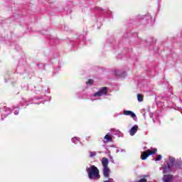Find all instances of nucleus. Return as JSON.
I'll use <instances>...</instances> for the list:
<instances>
[{"mask_svg":"<svg viewBox=\"0 0 182 182\" xmlns=\"http://www.w3.org/2000/svg\"><path fill=\"white\" fill-rule=\"evenodd\" d=\"M59 70H60V66H58L57 68H54L53 75H56V73H58V72H59Z\"/></svg>","mask_w":182,"mask_h":182,"instance_id":"c85d7f7f","label":"nucleus"},{"mask_svg":"<svg viewBox=\"0 0 182 182\" xmlns=\"http://www.w3.org/2000/svg\"><path fill=\"white\" fill-rule=\"evenodd\" d=\"M46 65L43 63H36V67L38 70H45Z\"/></svg>","mask_w":182,"mask_h":182,"instance_id":"412c9836","label":"nucleus"},{"mask_svg":"<svg viewBox=\"0 0 182 182\" xmlns=\"http://www.w3.org/2000/svg\"><path fill=\"white\" fill-rule=\"evenodd\" d=\"M100 153H103V152H102V151H100Z\"/></svg>","mask_w":182,"mask_h":182,"instance_id":"bf43d9fd","label":"nucleus"},{"mask_svg":"<svg viewBox=\"0 0 182 182\" xmlns=\"http://www.w3.org/2000/svg\"><path fill=\"white\" fill-rule=\"evenodd\" d=\"M157 4H158V8H161V0H157Z\"/></svg>","mask_w":182,"mask_h":182,"instance_id":"473e14b6","label":"nucleus"},{"mask_svg":"<svg viewBox=\"0 0 182 182\" xmlns=\"http://www.w3.org/2000/svg\"><path fill=\"white\" fill-rule=\"evenodd\" d=\"M18 46H16V48H18Z\"/></svg>","mask_w":182,"mask_h":182,"instance_id":"6e6d98bb","label":"nucleus"},{"mask_svg":"<svg viewBox=\"0 0 182 182\" xmlns=\"http://www.w3.org/2000/svg\"><path fill=\"white\" fill-rule=\"evenodd\" d=\"M85 42H86V36L83 34H81L75 41H70V43L73 48H76L77 45H85Z\"/></svg>","mask_w":182,"mask_h":182,"instance_id":"6e6552de","label":"nucleus"},{"mask_svg":"<svg viewBox=\"0 0 182 182\" xmlns=\"http://www.w3.org/2000/svg\"><path fill=\"white\" fill-rule=\"evenodd\" d=\"M149 116H150L151 119H153L154 114L153 113H150Z\"/></svg>","mask_w":182,"mask_h":182,"instance_id":"a18cd8bd","label":"nucleus"},{"mask_svg":"<svg viewBox=\"0 0 182 182\" xmlns=\"http://www.w3.org/2000/svg\"><path fill=\"white\" fill-rule=\"evenodd\" d=\"M121 153H126V150L125 149H120Z\"/></svg>","mask_w":182,"mask_h":182,"instance_id":"79ce46f5","label":"nucleus"},{"mask_svg":"<svg viewBox=\"0 0 182 182\" xmlns=\"http://www.w3.org/2000/svg\"><path fill=\"white\" fill-rule=\"evenodd\" d=\"M16 72L20 75H23V73H26V72H31V65L26 63L25 58L19 60Z\"/></svg>","mask_w":182,"mask_h":182,"instance_id":"20e7f679","label":"nucleus"},{"mask_svg":"<svg viewBox=\"0 0 182 182\" xmlns=\"http://www.w3.org/2000/svg\"><path fill=\"white\" fill-rule=\"evenodd\" d=\"M46 39L47 40L48 43L51 45L52 46H55V45H59L60 41L58 39V38L51 36L50 34H48L46 36Z\"/></svg>","mask_w":182,"mask_h":182,"instance_id":"9d476101","label":"nucleus"},{"mask_svg":"<svg viewBox=\"0 0 182 182\" xmlns=\"http://www.w3.org/2000/svg\"><path fill=\"white\" fill-rule=\"evenodd\" d=\"M112 136H117V137H123V134L119 129H111V133Z\"/></svg>","mask_w":182,"mask_h":182,"instance_id":"f3484780","label":"nucleus"},{"mask_svg":"<svg viewBox=\"0 0 182 182\" xmlns=\"http://www.w3.org/2000/svg\"><path fill=\"white\" fill-rule=\"evenodd\" d=\"M144 117L146 118V114H144Z\"/></svg>","mask_w":182,"mask_h":182,"instance_id":"5fc2aeb1","label":"nucleus"},{"mask_svg":"<svg viewBox=\"0 0 182 182\" xmlns=\"http://www.w3.org/2000/svg\"><path fill=\"white\" fill-rule=\"evenodd\" d=\"M14 110H15V109L13 108L11 109L9 107H4L3 108L1 109V120H4V119H5V117H8V116H9V114H11V113L14 112Z\"/></svg>","mask_w":182,"mask_h":182,"instance_id":"1a4fd4ad","label":"nucleus"},{"mask_svg":"<svg viewBox=\"0 0 182 182\" xmlns=\"http://www.w3.org/2000/svg\"><path fill=\"white\" fill-rule=\"evenodd\" d=\"M105 46H109V39L107 40V42L105 43Z\"/></svg>","mask_w":182,"mask_h":182,"instance_id":"a19ab883","label":"nucleus"},{"mask_svg":"<svg viewBox=\"0 0 182 182\" xmlns=\"http://www.w3.org/2000/svg\"><path fill=\"white\" fill-rule=\"evenodd\" d=\"M130 36H132V33H127L124 34V38H130Z\"/></svg>","mask_w":182,"mask_h":182,"instance_id":"7c9ffc66","label":"nucleus"},{"mask_svg":"<svg viewBox=\"0 0 182 182\" xmlns=\"http://www.w3.org/2000/svg\"><path fill=\"white\" fill-rule=\"evenodd\" d=\"M108 156L109 157V160L111 161V163H112L113 164H114V159H113V156H112L111 154L108 155Z\"/></svg>","mask_w":182,"mask_h":182,"instance_id":"2f4dec72","label":"nucleus"},{"mask_svg":"<svg viewBox=\"0 0 182 182\" xmlns=\"http://www.w3.org/2000/svg\"><path fill=\"white\" fill-rule=\"evenodd\" d=\"M94 100H92V102H94Z\"/></svg>","mask_w":182,"mask_h":182,"instance_id":"4d7b16f0","label":"nucleus"},{"mask_svg":"<svg viewBox=\"0 0 182 182\" xmlns=\"http://www.w3.org/2000/svg\"><path fill=\"white\" fill-rule=\"evenodd\" d=\"M146 73L148 76H156V73L154 71H148Z\"/></svg>","mask_w":182,"mask_h":182,"instance_id":"a878e982","label":"nucleus"},{"mask_svg":"<svg viewBox=\"0 0 182 182\" xmlns=\"http://www.w3.org/2000/svg\"><path fill=\"white\" fill-rule=\"evenodd\" d=\"M124 114L125 116H131L134 122H137V116L132 111L124 110Z\"/></svg>","mask_w":182,"mask_h":182,"instance_id":"dca6fc26","label":"nucleus"},{"mask_svg":"<svg viewBox=\"0 0 182 182\" xmlns=\"http://www.w3.org/2000/svg\"><path fill=\"white\" fill-rule=\"evenodd\" d=\"M103 147L105 149V154H108V156H110L111 152L110 150H109V146L103 145Z\"/></svg>","mask_w":182,"mask_h":182,"instance_id":"4be33fe9","label":"nucleus"},{"mask_svg":"<svg viewBox=\"0 0 182 182\" xmlns=\"http://www.w3.org/2000/svg\"><path fill=\"white\" fill-rule=\"evenodd\" d=\"M72 4H73L72 1H69V2L68 3V5H69V6H70V5H72Z\"/></svg>","mask_w":182,"mask_h":182,"instance_id":"de8ad7c7","label":"nucleus"},{"mask_svg":"<svg viewBox=\"0 0 182 182\" xmlns=\"http://www.w3.org/2000/svg\"><path fill=\"white\" fill-rule=\"evenodd\" d=\"M121 56H122V55H117V58H118V59H122V57H121Z\"/></svg>","mask_w":182,"mask_h":182,"instance_id":"09e8293b","label":"nucleus"},{"mask_svg":"<svg viewBox=\"0 0 182 182\" xmlns=\"http://www.w3.org/2000/svg\"><path fill=\"white\" fill-rule=\"evenodd\" d=\"M14 113L16 116H18L19 114V109L15 110Z\"/></svg>","mask_w":182,"mask_h":182,"instance_id":"e433bc0d","label":"nucleus"},{"mask_svg":"<svg viewBox=\"0 0 182 182\" xmlns=\"http://www.w3.org/2000/svg\"><path fill=\"white\" fill-rule=\"evenodd\" d=\"M67 14H72V9H68Z\"/></svg>","mask_w":182,"mask_h":182,"instance_id":"4c0bfd02","label":"nucleus"},{"mask_svg":"<svg viewBox=\"0 0 182 182\" xmlns=\"http://www.w3.org/2000/svg\"><path fill=\"white\" fill-rule=\"evenodd\" d=\"M122 114H123L122 112L116 113V114H114V117H117V116H122Z\"/></svg>","mask_w":182,"mask_h":182,"instance_id":"c9c22d12","label":"nucleus"},{"mask_svg":"<svg viewBox=\"0 0 182 182\" xmlns=\"http://www.w3.org/2000/svg\"><path fill=\"white\" fill-rule=\"evenodd\" d=\"M137 100H138V102H141L143 100V95L138 94L137 95Z\"/></svg>","mask_w":182,"mask_h":182,"instance_id":"393cba45","label":"nucleus"},{"mask_svg":"<svg viewBox=\"0 0 182 182\" xmlns=\"http://www.w3.org/2000/svg\"><path fill=\"white\" fill-rule=\"evenodd\" d=\"M134 35H135L136 36H137V33H134Z\"/></svg>","mask_w":182,"mask_h":182,"instance_id":"603ef678","label":"nucleus"},{"mask_svg":"<svg viewBox=\"0 0 182 182\" xmlns=\"http://www.w3.org/2000/svg\"><path fill=\"white\" fill-rule=\"evenodd\" d=\"M112 134H110V132L108 133V134H106L104 136V139H105V141H104V143H105V141L108 142V141H113V138H112Z\"/></svg>","mask_w":182,"mask_h":182,"instance_id":"6ab92c4d","label":"nucleus"},{"mask_svg":"<svg viewBox=\"0 0 182 182\" xmlns=\"http://www.w3.org/2000/svg\"><path fill=\"white\" fill-rule=\"evenodd\" d=\"M97 29H100V26H97Z\"/></svg>","mask_w":182,"mask_h":182,"instance_id":"864d4df0","label":"nucleus"},{"mask_svg":"<svg viewBox=\"0 0 182 182\" xmlns=\"http://www.w3.org/2000/svg\"><path fill=\"white\" fill-rule=\"evenodd\" d=\"M182 178L176 176H174L173 175L171 174H164L163 178H162V181L164 182H181Z\"/></svg>","mask_w":182,"mask_h":182,"instance_id":"0eeeda50","label":"nucleus"},{"mask_svg":"<svg viewBox=\"0 0 182 182\" xmlns=\"http://www.w3.org/2000/svg\"><path fill=\"white\" fill-rule=\"evenodd\" d=\"M156 120H159V119L158 118L153 119L154 123H156Z\"/></svg>","mask_w":182,"mask_h":182,"instance_id":"49530a36","label":"nucleus"},{"mask_svg":"<svg viewBox=\"0 0 182 182\" xmlns=\"http://www.w3.org/2000/svg\"><path fill=\"white\" fill-rule=\"evenodd\" d=\"M163 156L161 155H158V156L154 159L155 161H161Z\"/></svg>","mask_w":182,"mask_h":182,"instance_id":"cd10ccee","label":"nucleus"},{"mask_svg":"<svg viewBox=\"0 0 182 182\" xmlns=\"http://www.w3.org/2000/svg\"><path fill=\"white\" fill-rule=\"evenodd\" d=\"M52 100V97H48V102H50Z\"/></svg>","mask_w":182,"mask_h":182,"instance_id":"8fccbe9b","label":"nucleus"},{"mask_svg":"<svg viewBox=\"0 0 182 182\" xmlns=\"http://www.w3.org/2000/svg\"><path fill=\"white\" fill-rule=\"evenodd\" d=\"M95 2H99L100 0H93Z\"/></svg>","mask_w":182,"mask_h":182,"instance_id":"3c124183","label":"nucleus"},{"mask_svg":"<svg viewBox=\"0 0 182 182\" xmlns=\"http://www.w3.org/2000/svg\"><path fill=\"white\" fill-rule=\"evenodd\" d=\"M4 82L8 83V79H6V77L4 78Z\"/></svg>","mask_w":182,"mask_h":182,"instance_id":"c03bdc74","label":"nucleus"},{"mask_svg":"<svg viewBox=\"0 0 182 182\" xmlns=\"http://www.w3.org/2000/svg\"><path fill=\"white\" fill-rule=\"evenodd\" d=\"M79 139L80 138L76 137V136L73 137L71 139V141H72V143H74V144H77V143H79V141H79Z\"/></svg>","mask_w":182,"mask_h":182,"instance_id":"5701e85b","label":"nucleus"},{"mask_svg":"<svg viewBox=\"0 0 182 182\" xmlns=\"http://www.w3.org/2000/svg\"><path fill=\"white\" fill-rule=\"evenodd\" d=\"M108 147H112V148H114V149H116V145H114V144H112V145H109V146H108Z\"/></svg>","mask_w":182,"mask_h":182,"instance_id":"58836bf2","label":"nucleus"},{"mask_svg":"<svg viewBox=\"0 0 182 182\" xmlns=\"http://www.w3.org/2000/svg\"><path fill=\"white\" fill-rule=\"evenodd\" d=\"M46 101H41L40 102H35V100L33 97L29 98L28 100L27 101L25 100L24 97L21 98V102L18 103V105L16 106H13V109H19L21 107L23 106H29V105H41V103L44 104Z\"/></svg>","mask_w":182,"mask_h":182,"instance_id":"39448f33","label":"nucleus"},{"mask_svg":"<svg viewBox=\"0 0 182 182\" xmlns=\"http://www.w3.org/2000/svg\"><path fill=\"white\" fill-rule=\"evenodd\" d=\"M107 90L109 88L107 87H101L98 92L92 94L93 97H100V96H103L107 93Z\"/></svg>","mask_w":182,"mask_h":182,"instance_id":"ddd939ff","label":"nucleus"},{"mask_svg":"<svg viewBox=\"0 0 182 182\" xmlns=\"http://www.w3.org/2000/svg\"><path fill=\"white\" fill-rule=\"evenodd\" d=\"M137 182H147V179L146 178H141Z\"/></svg>","mask_w":182,"mask_h":182,"instance_id":"72a5a7b5","label":"nucleus"},{"mask_svg":"<svg viewBox=\"0 0 182 182\" xmlns=\"http://www.w3.org/2000/svg\"><path fill=\"white\" fill-rule=\"evenodd\" d=\"M114 75L117 76V77L124 79L127 76V73L126 71H122L120 70H115Z\"/></svg>","mask_w":182,"mask_h":182,"instance_id":"2eb2a0df","label":"nucleus"},{"mask_svg":"<svg viewBox=\"0 0 182 182\" xmlns=\"http://www.w3.org/2000/svg\"><path fill=\"white\" fill-rule=\"evenodd\" d=\"M181 36H182V32H181Z\"/></svg>","mask_w":182,"mask_h":182,"instance_id":"052dcab7","label":"nucleus"},{"mask_svg":"<svg viewBox=\"0 0 182 182\" xmlns=\"http://www.w3.org/2000/svg\"><path fill=\"white\" fill-rule=\"evenodd\" d=\"M41 82H42V80H40Z\"/></svg>","mask_w":182,"mask_h":182,"instance_id":"13d9d810","label":"nucleus"},{"mask_svg":"<svg viewBox=\"0 0 182 182\" xmlns=\"http://www.w3.org/2000/svg\"><path fill=\"white\" fill-rule=\"evenodd\" d=\"M61 30L62 31H65L66 32H68L69 31V27L66 25H63L62 27H61Z\"/></svg>","mask_w":182,"mask_h":182,"instance_id":"b1692460","label":"nucleus"},{"mask_svg":"<svg viewBox=\"0 0 182 182\" xmlns=\"http://www.w3.org/2000/svg\"><path fill=\"white\" fill-rule=\"evenodd\" d=\"M168 93L169 94H166V93L162 94V95H161L162 99H166L167 97H170V96H171V95H173V90L171 88L168 90Z\"/></svg>","mask_w":182,"mask_h":182,"instance_id":"aec40b11","label":"nucleus"},{"mask_svg":"<svg viewBox=\"0 0 182 182\" xmlns=\"http://www.w3.org/2000/svg\"><path fill=\"white\" fill-rule=\"evenodd\" d=\"M96 154H97L96 151H90V157H91V159H93V157H95Z\"/></svg>","mask_w":182,"mask_h":182,"instance_id":"bb28decb","label":"nucleus"},{"mask_svg":"<svg viewBox=\"0 0 182 182\" xmlns=\"http://www.w3.org/2000/svg\"><path fill=\"white\" fill-rule=\"evenodd\" d=\"M85 171H87L90 180H100L99 168L96 166L90 165V167L87 166Z\"/></svg>","mask_w":182,"mask_h":182,"instance_id":"7ed1b4c3","label":"nucleus"},{"mask_svg":"<svg viewBox=\"0 0 182 182\" xmlns=\"http://www.w3.org/2000/svg\"><path fill=\"white\" fill-rule=\"evenodd\" d=\"M86 83L87 85H92L93 83H95V80H93L92 79H90Z\"/></svg>","mask_w":182,"mask_h":182,"instance_id":"c756f323","label":"nucleus"},{"mask_svg":"<svg viewBox=\"0 0 182 182\" xmlns=\"http://www.w3.org/2000/svg\"><path fill=\"white\" fill-rule=\"evenodd\" d=\"M138 130L139 126L137 124L134 125L129 130L130 136H134V134L137 133Z\"/></svg>","mask_w":182,"mask_h":182,"instance_id":"a211bd4d","label":"nucleus"},{"mask_svg":"<svg viewBox=\"0 0 182 182\" xmlns=\"http://www.w3.org/2000/svg\"><path fill=\"white\" fill-rule=\"evenodd\" d=\"M31 90L38 95L33 97L35 100H42L45 99L46 93H49V87L45 89V87L41 84H37L31 87Z\"/></svg>","mask_w":182,"mask_h":182,"instance_id":"f03ea898","label":"nucleus"},{"mask_svg":"<svg viewBox=\"0 0 182 182\" xmlns=\"http://www.w3.org/2000/svg\"><path fill=\"white\" fill-rule=\"evenodd\" d=\"M140 22L144 23V25H147V23H153V18L150 14H146L145 16L139 17Z\"/></svg>","mask_w":182,"mask_h":182,"instance_id":"9b49d317","label":"nucleus"},{"mask_svg":"<svg viewBox=\"0 0 182 182\" xmlns=\"http://www.w3.org/2000/svg\"><path fill=\"white\" fill-rule=\"evenodd\" d=\"M127 52L131 53V52H133V50L132 48H130V49H129V50Z\"/></svg>","mask_w":182,"mask_h":182,"instance_id":"37998d69","label":"nucleus"},{"mask_svg":"<svg viewBox=\"0 0 182 182\" xmlns=\"http://www.w3.org/2000/svg\"><path fill=\"white\" fill-rule=\"evenodd\" d=\"M156 152L157 149H154L153 151H150V149H148L146 151V154H143L141 155V160H147L149 156H154V154H156Z\"/></svg>","mask_w":182,"mask_h":182,"instance_id":"f8f14e48","label":"nucleus"},{"mask_svg":"<svg viewBox=\"0 0 182 182\" xmlns=\"http://www.w3.org/2000/svg\"><path fill=\"white\" fill-rule=\"evenodd\" d=\"M102 174L105 178H110V168H109V159L102 158Z\"/></svg>","mask_w":182,"mask_h":182,"instance_id":"423d86ee","label":"nucleus"},{"mask_svg":"<svg viewBox=\"0 0 182 182\" xmlns=\"http://www.w3.org/2000/svg\"><path fill=\"white\" fill-rule=\"evenodd\" d=\"M157 41L154 39L153 37H150L147 40H145L144 41H141V43H146V46H151V45L156 44Z\"/></svg>","mask_w":182,"mask_h":182,"instance_id":"4468645a","label":"nucleus"},{"mask_svg":"<svg viewBox=\"0 0 182 182\" xmlns=\"http://www.w3.org/2000/svg\"><path fill=\"white\" fill-rule=\"evenodd\" d=\"M119 152H120V148L117 147L116 153H119Z\"/></svg>","mask_w":182,"mask_h":182,"instance_id":"ea45409f","label":"nucleus"},{"mask_svg":"<svg viewBox=\"0 0 182 182\" xmlns=\"http://www.w3.org/2000/svg\"><path fill=\"white\" fill-rule=\"evenodd\" d=\"M91 12L95 15L97 22H99L97 26H102V21H105V18L108 15V18H113V14L109 9H104L98 6L91 9Z\"/></svg>","mask_w":182,"mask_h":182,"instance_id":"f257e3e1","label":"nucleus"},{"mask_svg":"<svg viewBox=\"0 0 182 182\" xmlns=\"http://www.w3.org/2000/svg\"><path fill=\"white\" fill-rule=\"evenodd\" d=\"M103 182H114V181L112 178H108V180L104 181Z\"/></svg>","mask_w":182,"mask_h":182,"instance_id":"f704fd0d","label":"nucleus"}]
</instances>
